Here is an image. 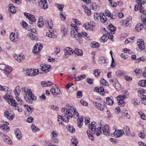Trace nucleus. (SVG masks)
Masks as SVG:
<instances>
[{
  "mask_svg": "<svg viewBox=\"0 0 146 146\" xmlns=\"http://www.w3.org/2000/svg\"><path fill=\"white\" fill-rule=\"evenodd\" d=\"M39 4L40 7L44 9H47L48 7L47 0H40Z\"/></svg>",
  "mask_w": 146,
  "mask_h": 146,
  "instance_id": "15",
  "label": "nucleus"
},
{
  "mask_svg": "<svg viewBox=\"0 0 146 146\" xmlns=\"http://www.w3.org/2000/svg\"><path fill=\"white\" fill-rule=\"evenodd\" d=\"M65 117H66L65 114H63L62 116L58 115V121L59 122V125L61 124L63 125L62 121H63L66 123H68L69 122V118L66 117V119Z\"/></svg>",
  "mask_w": 146,
  "mask_h": 146,
  "instance_id": "7",
  "label": "nucleus"
},
{
  "mask_svg": "<svg viewBox=\"0 0 146 146\" xmlns=\"http://www.w3.org/2000/svg\"><path fill=\"white\" fill-rule=\"evenodd\" d=\"M101 14L95 13L94 15V19L95 21H98L101 18Z\"/></svg>",
  "mask_w": 146,
  "mask_h": 146,
  "instance_id": "39",
  "label": "nucleus"
},
{
  "mask_svg": "<svg viewBox=\"0 0 146 146\" xmlns=\"http://www.w3.org/2000/svg\"><path fill=\"white\" fill-rule=\"evenodd\" d=\"M91 7L94 11H96L97 8V5L95 3H93L91 5Z\"/></svg>",
  "mask_w": 146,
  "mask_h": 146,
  "instance_id": "62",
  "label": "nucleus"
},
{
  "mask_svg": "<svg viewBox=\"0 0 146 146\" xmlns=\"http://www.w3.org/2000/svg\"><path fill=\"white\" fill-rule=\"evenodd\" d=\"M125 133L123 129H118L115 130L113 133V135L115 138L120 137L123 135H124Z\"/></svg>",
  "mask_w": 146,
  "mask_h": 146,
  "instance_id": "12",
  "label": "nucleus"
},
{
  "mask_svg": "<svg viewBox=\"0 0 146 146\" xmlns=\"http://www.w3.org/2000/svg\"><path fill=\"white\" fill-rule=\"evenodd\" d=\"M102 128L101 125L99 127L97 128V131H96V133H95L96 134V135L97 136H100L102 133Z\"/></svg>",
  "mask_w": 146,
  "mask_h": 146,
  "instance_id": "37",
  "label": "nucleus"
},
{
  "mask_svg": "<svg viewBox=\"0 0 146 146\" xmlns=\"http://www.w3.org/2000/svg\"><path fill=\"white\" fill-rule=\"evenodd\" d=\"M50 91L52 94L54 95H56L58 94L60 90L58 88L56 87H53L51 89Z\"/></svg>",
  "mask_w": 146,
  "mask_h": 146,
  "instance_id": "21",
  "label": "nucleus"
},
{
  "mask_svg": "<svg viewBox=\"0 0 146 146\" xmlns=\"http://www.w3.org/2000/svg\"><path fill=\"white\" fill-rule=\"evenodd\" d=\"M143 28V25L141 23H138L135 26V29L138 31H141Z\"/></svg>",
  "mask_w": 146,
  "mask_h": 146,
  "instance_id": "32",
  "label": "nucleus"
},
{
  "mask_svg": "<svg viewBox=\"0 0 146 146\" xmlns=\"http://www.w3.org/2000/svg\"><path fill=\"white\" fill-rule=\"evenodd\" d=\"M137 101V99H134L132 100L131 103L135 106H137L138 105Z\"/></svg>",
  "mask_w": 146,
  "mask_h": 146,
  "instance_id": "64",
  "label": "nucleus"
},
{
  "mask_svg": "<svg viewBox=\"0 0 146 146\" xmlns=\"http://www.w3.org/2000/svg\"><path fill=\"white\" fill-rule=\"evenodd\" d=\"M31 128L33 131L34 132L38 131H40V129L36 126L34 124H32Z\"/></svg>",
  "mask_w": 146,
  "mask_h": 146,
  "instance_id": "36",
  "label": "nucleus"
},
{
  "mask_svg": "<svg viewBox=\"0 0 146 146\" xmlns=\"http://www.w3.org/2000/svg\"><path fill=\"white\" fill-rule=\"evenodd\" d=\"M139 113L140 115V117L143 120L146 119V116L143 113H142L141 111L139 112Z\"/></svg>",
  "mask_w": 146,
  "mask_h": 146,
  "instance_id": "58",
  "label": "nucleus"
},
{
  "mask_svg": "<svg viewBox=\"0 0 146 146\" xmlns=\"http://www.w3.org/2000/svg\"><path fill=\"white\" fill-rule=\"evenodd\" d=\"M141 98L142 99V103L144 105H146V95H142Z\"/></svg>",
  "mask_w": 146,
  "mask_h": 146,
  "instance_id": "45",
  "label": "nucleus"
},
{
  "mask_svg": "<svg viewBox=\"0 0 146 146\" xmlns=\"http://www.w3.org/2000/svg\"><path fill=\"white\" fill-rule=\"evenodd\" d=\"M93 104L94 106L99 110L102 111L103 110L104 106L101 104L94 101L93 102Z\"/></svg>",
  "mask_w": 146,
  "mask_h": 146,
  "instance_id": "16",
  "label": "nucleus"
},
{
  "mask_svg": "<svg viewBox=\"0 0 146 146\" xmlns=\"http://www.w3.org/2000/svg\"><path fill=\"white\" fill-rule=\"evenodd\" d=\"M10 40L13 42H15V33H11L10 35Z\"/></svg>",
  "mask_w": 146,
  "mask_h": 146,
  "instance_id": "53",
  "label": "nucleus"
},
{
  "mask_svg": "<svg viewBox=\"0 0 146 146\" xmlns=\"http://www.w3.org/2000/svg\"><path fill=\"white\" fill-rule=\"evenodd\" d=\"M73 109H75V108H73L72 106L70 105H68L66 106V110L72 111L73 110Z\"/></svg>",
  "mask_w": 146,
  "mask_h": 146,
  "instance_id": "54",
  "label": "nucleus"
},
{
  "mask_svg": "<svg viewBox=\"0 0 146 146\" xmlns=\"http://www.w3.org/2000/svg\"><path fill=\"white\" fill-rule=\"evenodd\" d=\"M138 4L136 5L135 7L134 10L135 11H137L139 10L141 13L143 14V15L146 16V13H145L144 10L142 8L141 3H139L138 2Z\"/></svg>",
  "mask_w": 146,
  "mask_h": 146,
  "instance_id": "13",
  "label": "nucleus"
},
{
  "mask_svg": "<svg viewBox=\"0 0 146 146\" xmlns=\"http://www.w3.org/2000/svg\"><path fill=\"white\" fill-rule=\"evenodd\" d=\"M100 124L101 125L102 133L106 136H109L110 133L109 126L107 125H102L101 124Z\"/></svg>",
  "mask_w": 146,
  "mask_h": 146,
  "instance_id": "11",
  "label": "nucleus"
},
{
  "mask_svg": "<svg viewBox=\"0 0 146 146\" xmlns=\"http://www.w3.org/2000/svg\"><path fill=\"white\" fill-rule=\"evenodd\" d=\"M139 135L141 138H144L145 137V135L144 133V131H142L140 132L139 134Z\"/></svg>",
  "mask_w": 146,
  "mask_h": 146,
  "instance_id": "61",
  "label": "nucleus"
},
{
  "mask_svg": "<svg viewBox=\"0 0 146 146\" xmlns=\"http://www.w3.org/2000/svg\"><path fill=\"white\" fill-rule=\"evenodd\" d=\"M83 117H78V122L77 123L78 126L79 127H81L83 125Z\"/></svg>",
  "mask_w": 146,
  "mask_h": 146,
  "instance_id": "26",
  "label": "nucleus"
},
{
  "mask_svg": "<svg viewBox=\"0 0 146 146\" xmlns=\"http://www.w3.org/2000/svg\"><path fill=\"white\" fill-rule=\"evenodd\" d=\"M40 70L39 68L37 69H34L33 70V72H32L31 73H29L28 75L29 76H36L38 73L39 72V71Z\"/></svg>",
  "mask_w": 146,
  "mask_h": 146,
  "instance_id": "28",
  "label": "nucleus"
},
{
  "mask_svg": "<svg viewBox=\"0 0 146 146\" xmlns=\"http://www.w3.org/2000/svg\"><path fill=\"white\" fill-rule=\"evenodd\" d=\"M43 46H34L32 50L33 54L36 55L39 54Z\"/></svg>",
  "mask_w": 146,
  "mask_h": 146,
  "instance_id": "14",
  "label": "nucleus"
},
{
  "mask_svg": "<svg viewBox=\"0 0 146 146\" xmlns=\"http://www.w3.org/2000/svg\"><path fill=\"white\" fill-rule=\"evenodd\" d=\"M73 52L77 55L80 56H82L83 54L82 51L81 50L78 49H75L74 50H73Z\"/></svg>",
  "mask_w": 146,
  "mask_h": 146,
  "instance_id": "25",
  "label": "nucleus"
},
{
  "mask_svg": "<svg viewBox=\"0 0 146 146\" xmlns=\"http://www.w3.org/2000/svg\"><path fill=\"white\" fill-rule=\"evenodd\" d=\"M38 27H43L44 25V23L43 21H38L37 23Z\"/></svg>",
  "mask_w": 146,
  "mask_h": 146,
  "instance_id": "59",
  "label": "nucleus"
},
{
  "mask_svg": "<svg viewBox=\"0 0 146 146\" xmlns=\"http://www.w3.org/2000/svg\"><path fill=\"white\" fill-rule=\"evenodd\" d=\"M41 85L44 87H46L48 86H51L54 85V83L50 81H42L41 82Z\"/></svg>",
  "mask_w": 146,
  "mask_h": 146,
  "instance_id": "20",
  "label": "nucleus"
},
{
  "mask_svg": "<svg viewBox=\"0 0 146 146\" xmlns=\"http://www.w3.org/2000/svg\"><path fill=\"white\" fill-rule=\"evenodd\" d=\"M100 82L101 84L107 86H108L109 84L108 82L103 78H102L100 80Z\"/></svg>",
  "mask_w": 146,
  "mask_h": 146,
  "instance_id": "41",
  "label": "nucleus"
},
{
  "mask_svg": "<svg viewBox=\"0 0 146 146\" xmlns=\"http://www.w3.org/2000/svg\"><path fill=\"white\" fill-rule=\"evenodd\" d=\"M122 114L123 116H125L128 119L130 118V116L128 114L127 111L126 109H124L121 111Z\"/></svg>",
  "mask_w": 146,
  "mask_h": 146,
  "instance_id": "29",
  "label": "nucleus"
},
{
  "mask_svg": "<svg viewBox=\"0 0 146 146\" xmlns=\"http://www.w3.org/2000/svg\"><path fill=\"white\" fill-rule=\"evenodd\" d=\"M95 91L96 92L99 93L100 94H102L104 91V89L103 87H101L98 88L97 87L95 88Z\"/></svg>",
  "mask_w": 146,
  "mask_h": 146,
  "instance_id": "38",
  "label": "nucleus"
},
{
  "mask_svg": "<svg viewBox=\"0 0 146 146\" xmlns=\"http://www.w3.org/2000/svg\"><path fill=\"white\" fill-rule=\"evenodd\" d=\"M106 103L107 104L111 106L113 104V98L112 97H108L106 98Z\"/></svg>",
  "mask_w": 146,
  "mask_h": 146,
  "instance_id": "23",
  "label": "nucleus"
},
{
  "mask_svg": "<svg viewBox=\"0 0 146 146\" xmlns=\"http://www.w3.org/2000/svg\"><path fill=\"white\" fill-rule=\"evenodd\" d=\"M66 128L68 131L70 133H73L75 132V129L73 127V126L71 125H67Z\"/></svg>",
  "mask_w": 146,
  "mask_h": 146,
  "instance_id": "34",
  "label": "nucleus"
},
{
  "mask_svg": "<svg viewBox=\"0 0 146 146\" xmlns=\"http://www.w3.org/2000/svg\"><path fill=\"white\" fill-rule=\"evenodd\" d=\"M15 134L17 138L19 140H20L22 138V135L19 129L15 130Z\"/></svg>",
  "mask_w": 146,
  "mask_h": 146,
  "instance_id": "17",
  "label": "nucleus"
},
{
  "mask_svg": "<svg viewBox=\"0 0 146 146\" xmlns=\"http://www.w3.org/2000/svg\"><path fill=\"white\" fill-rule=\"evenodd\" d=\"M82 7L84 9L85 13L88 16H90L91 14V11L90 9L86 7V5H82Z\"/></svg>",
  "mask_w": 146,
  "mask_h": 146,
  "instance_id": "22",
  "label": "nucleus"
},
{
  "mask_svg": "<svg viewBox=\"0 0 146 146\" xmlns=\"http://www.w3.org/2000/svg\"><path fill=\"white\" fill-rule=\"evenodd\" d=\"M6 124L0 125V128L5 131H8L9 130V127L7 125L9 124V123L6 122Z\"/></svg>",
  "mask_w": 146,
  "mask_h": 146,
  "instance_id": "19",
  "label": "nucleus"
},
{
  "mask_svg": "<svg viewBox=\"0 0 146 146\" xmlns=\"http://www.w3.org/2000/svg\"><path fill=\"white\" fill-rule=\"evenodd\" d=\"M24 96L25 100L27 102L32 104L33 101L36 100V97L34 96L31 89L24 88Z\"/></svg>",
  "mask_w": 146,
  "mask_h": 146,
  "instance_id": "2",
  "label": "nucleus"
},
{
  "mask_svg": "<svg viewBox=\"0 0 146 146\" xmlns=\"http://www.w3.org/2000/svg\"><path fill=\"white\" fill-rule=\"evenodd\" d=\"M24 15L26 18L30 20L29 23L30 24H33V22H34L36 21V19L34 15L27 12L24 13Z\"/></svg>",
  "mask_w": 146,
  "mask_h": 146,
  "instance_id": "9",
  "label": "nucleus"
},
{
  "mask_svg": "<svg viewBox=\"0 0 146 146\" xmlns=\"http://www.w3.org/2000/svg\"><path fill=\"white\" fill-rule=\"evenodd\" d=\"M72 112L73 113V116H74V118H76L79 116V113L76 111V109H73V111Z\"/></svg>",
  "mask_w": 146,
  "mask_h": 146,
  "instance_id": "52",
  "label": "nucleus"
},
{
  "mask_svg": "<svg viewBox=\"0 0 146 146\" xmlns=\"http://www.w3.org/2000/svg\"><path fill=\"white\" fill-rule=\"evenodd\" d=\"M126 96L124 95H120L117 96V100H123L126 98Z\"/></svg>",
  "mask_w": 146,
  "mask_h": 146,
  "instance_id": "55",
  "label": "nucleus"
},
{
  "mask_svg": "<svg viewBox=\"0 0 146 146\" xmlns=\"http://www.w3.org/2000/svg\"><path fill=\"white\" fill-rule=\"evenodd\" d=\"M104 30L106 32L108 31V33H110V34H111V35H113V34L115 33V31L116 30V28L113 27L111 28H108V30L106 31V29L105 28H104Z\"/></svg>",
  "mask_w": 146,
  "mask_h": 146,
  "instance_id": "24",
  "label": "nucleus"
},
{
  "mask_svg": "<svg viewBox=\"0 0 146 146\" xmlns=\"http://www.w3.org/2000/svg\"><path fill=\"white\" fill-rule=\"evenodd\" d=\"M52 138L56 137L58 136V133H56L55 131H53L52 133Z\"/></svg>",
  "mask_w": 146,
  "mask_h": 146,
  "instance_id": "63",
  "label": "nucleus"
},
{
  "mask_svg": "<svg viewBox=\"0 0 146 146\" xmlns=\"http://www.w3.org/2000/svg\"><path fill=\"white\" fill-rule=\"evenodd\" d=\"M137 46H141V45H145L144 41L142 39H139L137 40Z\"/></svg>",
  "mask_w": 146,
  "mask_h": 146,
  "instance_id": "48",
  "label": "nucleus"
},
{
  "mask_svg": "<svg viewBox=\"0 0 146 146\" xmlns=\"http://www.w3.org/2000/svg\"><path fill=\"white\" fill-rule=\"evenodd\" d=\"M71 26L74 28L73 29H74L71 31V35L76 38L77 40H78L77 38H81L82 37L85 36L87 38H88L87 36V34L86 32H83L80 33L78 27L74 24H72L71 25Z\"/></svg>",
  "mask_w": 146,
  "mask_h": 146,
  "instance_id": "1",
  "label": "nucleus"
},
{
  "mask_svg": "<svg viewBox=\"0 0 146 146\" xmlns=\"http://www.w3.org/2000/svg\"><path fill=\"white\" fill-rule=\"evenodd\" d=\"M40 68H40V70H41L42 71H40V73H41L42 72H44L46 73L49 71V69L50 68V65L42 64L40 65Z\"/></svg>",
  "mask_w": 146,
  "mask_h": 146,
  "instance_id": "10",
  "label": "nucleus"
},
{
  "mask_svg": "<svg viewBox=\"0 0 146 146\" xmlns=\"http://www.w3.org/2000/svg\"><path fill=\"white\" fill-rule=\"evenodd\" d=\"M116 75L117 76H120L123 74V72L120 70H118L116 72Z\"/></svg>",
  "mask_w": 146,
  "mask_h": 146,
  "instance_id": "60",
  "label": "nucleus"
},
{
  "mask_svg": "<svg viewBox=\"0 0 146 146\" xmlns=\"http://www.w3.org/2000/svg\"><path fill=\"white\" fill-rule=\"evenodd\" d=\"M101 73L100 70L98 69L94 70L93 71V74L96 77H98Z\"/></svg>",
  "mask_w": 146,
  "mask_h": 146,
  "instance_id": "40",
  "label": "nucleus"
},
{
  "mask_svg": "<svg viewBox=\"0 0 146 146\" xmlns=\"http://www.w3.org/2000/svg\"><path fill=\"white\" fill-rule=\"evenodd\" d=\"M7 88H9L8 90L5 89V90H7V94L3 96V98L7 100L10 105L13 107V108L14 110H16L17 102L15 99L12 98L11 90L8 87Z\"/></svg>",
  "mask_w": 146,
  "mask_h": 146,
  "instance_id": "3",
  "label": "nucleus"
},
{
  "mask_svg": "<svg viewBox=\"0 0 146 146\" xmlns=\"http://www.w3.org/2000/svg\"><path fill=\"white\" fill-rule=\"evenodd\" d=\"M21 91V90L20 89V87L17 86L15 87L14 92L16 96H19Z\"/></svg>",
  "mask_w": 146,
  "mask_h": 146,
  "instance_id": "35",
  "label": "nucleus"
},
{
  "mask_svg": "<svg viewBox=\"0 0 146 146\" xmlns=\"http://www.w3.org/2000/svg\"><path fill=\"white\" fill-rule=\"evenodd\" d=\"M102 16H101V18L100 19L101 21L103 23H104L107 20V19L106 17V16L104 15V13L102 14Z\"/></svg>",
  "mask_w": 146,
  "mask_h": 146,
  "instance_id": "49",
  "label": "nucleus"
},
{
  "mask_svg": "<svg viewBox=\"0 0 146 146\" xmlns=\"http://www.w3.org/2000/svg\"><path fill=\"white\" fill-rule=\"evenodd\" d=\"M25 107H26V109L29 112H32L34 110L33 108L28 106V105H24Z\"/></svg>",
  "mask_w": 146,
  "mask_h": 146,
  "instance_id": "44",
  "label": "nucleus"
},
{
  "mask_svg": "<svg viewBox=\"0 0 146 146\" xmlns=\"http://www.w3.org/2000/svg\"><path fill=\"white\" fill-rule=\"evenodd\" d=\"M63 114H65L66 115V117H65L66 119V117H67L68 118V117L72 118L73 116L72 111H70L66 110V113H64Z\"/></svg>",
  "mask_w": 146,
  "mask_h": 146,
  "instance_id": "31",
  "label": "nucleus"
},
{
  "mask_svg": "<svg viewBox=\"0 0 146 146\" xmlns=\"http://www.w3.org/2000/svg\"><path fill=\"white\" fill-rule=\"evenodd\" d=\"M72 145H74L73 146H76L78 144V140L76 139H72L71 140Z\"/></svg>",
  "mask_w": 146,
  "mask_h": 146,
  "instance_id": "57",
  "label": "nucleus"
},
{
  "mask_svg": "<svg viewBox=\"0 0 146 146\" xmlns=\"http://www.w3.org/2000/svg\"><path fill=\"white\" fill-rule=\"evenodd\" d=\"M95 122H92L91 124L89 126V130H88L87 131V133L88 137L90 140L91 141H94V137L93 134H94L96 133V127Z\"/></svg>",
  "mask_w": 146,
  "mask_h": 146,
  "instance_id": "4",
  "label": "nucleus"
},
{
  "mask_svg": "<svg viewBox=\"0 0 146 146\" xmlns=\"http://www.w3.org/2000/svg\"><path fill=\"white\" fill-rule=\"evenodd\" d=\"M13 56L14 58L18 62H20L23 61L24 59L25 58L24 56H21V55H19V56L16 54H14Z\"/></svg>",
  "mask_w": 146,
  "mask_h": 146,
  "instance_id": "18",
  "label": "nucleus"
},
{
  "mask_svg": "<svg viewBox=\"0 0 146 146\" xmlns=\"http://www.w3.org/2000/svg\"><path fill=\"white\" fill-rule=\"evenodd\" d=\"M64 54L63 56L64 58L66 59L74 53L73 50L70 47H67L64 49Z\"/></svg>",
  "mask_w": 146,
  "mask_h": 146,
  "instance_id": "5",
  "label": "nucleus"
},
{
  "mask_svg": "<svg viewBox=\"0 0 146 146\" xmlns=\"http://www.w3.org/2000/svg\"><path fill=\"white\" fill-rule=\"evenodd\" d=\"M145 60V58H144V57H141L136 59V62H138L141 61L144 62Z\"/></svg>",
  "mask_w": 146,
  "mask_h": 146,
  "instance_id": "56",
  "label": "nucleus"
},
{
  "mask_svg": "<svg viewBox=\"0 0 146 146\" xmlns=\"http://www.w3.org/2000/svg\"><path fill=\"white\" fill-rule=\"evenodd\" d=\"M113 86L117 90H119L121 89V85L118 82L116 83L115 84H113Z\"/></svg>",
  "mask_w": 146,
  "mask_h": 146,
  "instance_id": "47",
  "label": "nucleus"
},
{
  "mask_svg": "<svg viewBox=\"0 0 146 146\" xmlns=\"http://www.w3.org/2000/svg\"><path fill=\"white\" fill-rule=\"evenodd\" d=\"M28 36L31 39L34 40H38V36L35 34H33L32 33H30L28 34Z\"/></svg>",
  "mask_w": 146,
  "mask_h": 146,
  "instance_id": "30",
  "label": "nucleus"
},
{
  "mask_svg": "<svg viewBox=\"0 0 146 146\" xmlns=\"http://www.w3.org/2000/svg\"><path fill=\"white\" fill-rule=\"evenodd\" d=\"M60 17L62 20L63 21L65 20L66 15L64 12H60Z\"/></svg>",
  "mask_w": 146,
  "mask_h": 146,
  "instance_id": "43",
  "label": "nucleus"
},
{
  "mask_svg": "<svg viewBox=\"0 0 146 146\" xmlns=\"http://www.w3.org/2000/svg\"><path fill=\"white\" fill-rule=\"evenodd\" d=\"M110 34L108 33V31L105 32V34L101 38L100 40L101 42L104 43L106 42L108 38H110L111 39H113V35H110ZM110 35H111V34H110Z\"/></svg>",
  "mask_w": 146,
  "mask_h": 146,
  "instance_id": "6",
  "label": "nucleus"
},
{
  "mask_svg": "<svg viewBox=\"0 0 146 146\" xmlns=\"http://www.w3.org/2000/svg\"><path fill=\"white\" fill-rule=\"evenodd\" d=\"M134 38L133 37L131 38H128L125 41V44H127L129 42H133V39Z\"/></svg>",
  "mask_w": 146,
  "mask_h": 146,
  "instance_id": "51",
  "label": "nucleus"
},
{
  "mask_svg": "<svg viewBox=\"0 0 146 146\" xmlns=\"http://www.w3.org/2000/svg\"><path fill=\"white\" fill-rule=\"evenodd\" d=\"M12 70V68L11 66H8L5 69V72L6 73L8 74Z\"/></svg>",
  "mask_w": 146,
  "mask_h": 146,
  "instance_id": "50",
  "label": "nucleus"
},
{
  "mask_svg": "<svg viewBox=\"0 0 146 146\" xmlns=\"http://www.w3.org/2000/svg\"><path fill=\"white\" fill-rule=\"evenodd\" d=\"M9 10L13 13H15L16 12L15 6L12 4H10L9 5Z\"/></svg>",
  "mask_w": 146,
  "mask_h": 146,
  "instance_id": "27",
  "label": "nucleus"
},
{
  "mask_svg": "<svg viewBox=\"0 0 146 146\" xmlns=\"http://www.w3.org/2000/svg\"><path fill=\"white\" fill-rule=\"evenodd\" d=\"M139 84L142 87H144L146 86V80H143L139 81Z\"/></svg>",
  "mask_w": 146,
  "mask_h": 146,
  "instance_id": "42",
  "label": "nucleus"
},
{
  "mask_svg": "<svg viewBox=\"0 0 146 146\" xmlns=\"http://www.w3.org/2000/svg\"><path fill=\"white\" fill-rule=\"evenodd\" d=\"M12 112L9 109H7L4 112V115L5 117L10 120H12L15 117V115L12 114Z\"/></svg>",
  "mask_w": 146,
  "mask_h": 146,
  "instance_id": "8",
  "label": "nucleus"
},
{
  "mask_svg": "<svg viewBox=\"0 0 146 146\" xmlns=\"http://www.w3.org/2000/svg\"><path fill=\"white\" fill-rule=\"evenodd\" d=\"M120 23L121 25L124 27H127L129 25V23L126 20L123 21H120Z\"/></svg>",
  "mask_w": 146,
  "mask_h": 146,
  "instance_id": "46",
  "label": "nucleus"
},
{
  "mask_svg": "<svg viewBox=\"0 0 146 146\" xmlns=\"http://www.w3.org/2000/svg\"><path fill=\"white\" fill-rule=\"evenodd\" d=\"M124 132H125V135L128 136L129 135L130 133V128L128 126H125L123 128V130Z\"/></svg>",
  "mask_w": 146,
  "mask_h": 146,
  "instance_id": "33",
  "label": "nucleus"
}]
</instances>
